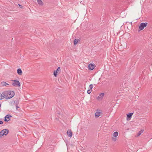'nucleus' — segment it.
<instances>
[{"mask_svg":"<svg viewBox=\"0 0 152 152\" xmlns=\"http://www.w3.org/2000/svg\"><path fill=\"white\" fill-rule=\"evenodd\" d=\"M112 140L114 141H116L117 140V138H116V137H112Z\"/></svg>","mask_w":152,"mask_h":152,"instance_id":"393cba45","label":"nucleus"},{"mask_svg":"<svg viewBox=\"0 0 152 152\" xmlns=\"http://www.w3.org/2000/svg\"><path fill=\"white\" fill-rule=\"evenodd\" d=\"M57 71L58 73H59L60 72H61V69L60 67H58V68L57 69V70H56Z\"/></svg>","mask_w":152,"mask_h":152,"instance_id":"6ab92c4d","label":"nucleus"},{"mask_svg":"<svg viewBox=\"0 0 152 152\" xmlns=\"http://www.w3.org/2000/svg\"><path fill=\"white\" fill-rule=\"evenodd\" d=\"M104 93H101L99 94V96L102 98L104 96Z\"/></svg>","mask_w":152,"mask_h":152,"instance_id":"412c9836","label":"nucleus"},{"mask_svg":"<svg viewBox=\"0 0 152 152\" xmlns=\"http://www.w3.org/2000/svg\"><path fill=\"white\" fill-rule=\"evenodd\" d=\"M17 72L18 74L19 75H22V71L19 68L18 69Z\"/></svg>","mask_w":152,"mask_h":152,"instance_id":"9d476101","label":"nucleus"},{"mask_svg":"<svg viewBox=\"0 0 152 152\" xmlns=\"http://www.w3.org/2000/svg\"><path fill=\"white\" fill-rule=\"evenodd\" d=\"M147 24L148 23H141L139 26V29L140 30H143L145 27H146Z\"/></svg>","mask_w":152,"mask_h":152,"instance_id":"7ed1b4c3","label":"nucleus"},{"mask_svg":"<svg viewBox=\"0 0 152 152\" xmlns=\"http://www.w3.org/2000/svg\"><path fill=\"white\" fill-rule=\"evenodd\" d=\"M1 107V104H0V107Z\"/></svg>","mask_w":152,"mask_h":152,"instance_id":"cd10ccee","label":"nucleus"},{"mask_svg":"<svg viewBox=\"0 0 152 152\" xmlns=\"http://www.w3.org/2000/svg\"><path fill=\"white\" fill-rule=\"evenodd\" d=\"M58 73L57 71H54L53 75L55 77H56L57 76V73Z\"/></svg>","mask_w":152,"mask_h":152,"instance_id":"f3484780","label":"nucleus"},{"mask_svg":"<svg viewBox=\"0 0 152 152\" xmlns=\"http://www.w3.org/2000/svg\"><path fill=\"white\" fill-rule=\"evenodd\" d=\"M3 123V122L1 121H0V124H2Z\"/></svg>","mask_w":152,"mask_h":152,"instance_id":"bb28decb","label":"nucleus"},{"mask_svg":"<svg viewBox=\"0 0 152 152\" xmlns=\"http://www.w3.org/2000/svg\"><path fill=\"white\" fill-rule=\"evenodd\" d=\"M133 113H130L128 114H127V120H130L132 118V116L133 115Z\"/></svg>","mask_w":152,"mask_h":152,"instance_id":"6e6552de","label":"nucleus"},{"mask_svg":"<svg viewBox=\"0 0 152 152\" xmlns=\"http://www.w3.org/2000/svg\"><path fill=\"white\" fill-rule=\"evenodd\" d=\"M78 39H75L74 42V45H77V43L78 42Z\"/></svg>","mask_w":152,"mask_h":152,"instance_id":"4468645a","label":"nucleus"},{"mask_svg":"<svg viewBox=\"0 0 152 152\" xmlns=\"http://www.w3.org/2000/svg\"><path fill=\"white\" fill-rule=\"evenodd\" d=\"M1 132V131L0 132V137H2L4 135V134H3Z\"/></svg>","mask_w":152,"mask_h":152,"instance_id":"5701e85b","label":"nucleus"},{"mask_svg":"<svg viewBox=\"0 0 152 152\" xmlns=\"http://www.w3.org/2000/svg\"><path fill=\"white\" fill-rule=\"evenodd\" d=\"M93 86H94L92 84H91L89 86V88L90 89H91V90H92L93 88Z\"/></svg>","mask_w":152,"mask_h":152,"instance_id":"aec40b11","label":"nucleus"},{"mask_svg":"<svg viewBox=\"0 0 152 152\" xmlns=\"http://www.w3.org/2000/svg\"><path fill=\"white\" fill-rule=\"evenodd\" d=\"M19 6H21V5H20V4H19Z\"/></svg>","mask_w":152,"mask_h":152,"instance_id":"c85d7f7f","label":"nucleus"},{"mask_svg":"<svg viewBox=\"0 0 152 152\" xmlns=\"http://www.w3.org/2000/svg\"><path fill=\"white\" fill-rule=\"evenodd\" d=\"M37 2L40 5H43V3L41 0H37Z\"/></svg>","mask_w":152,"mask_h":152,"instance_id":"9b49d317","label":"nucleus"},{"mask_svg":"<svg viewBox=\"0 0 152 152\" xmlns=\"http://www.w3.org/2000/svg\"><path fill=\"white\" fill-rule=\"evenodd\" d=\"M102 114V112H100L99 110H98L95 113V116L96 117L98 118L101 115V114Z\"/></svg>","mask_w":152,"mask_h":152,"instance_id":"0eeeda50","label":"nucleus"},{"mask_svg":"<svg viewBox=\"0 0 152 152\" xmlns=\"http://www.w3.org/2000/svg\"><path fill=\"white\" fill-rule=\"evenodd\" d=\"M97 99L98 100H100V99H102V98L100 96H98L97 97Z\"/></svg>","mask_w":152,"mask_h":152,"instance_id":"a878e982","label":"nucleus"},{"mask_svg":"<svg viewBox=\"0 0 152 152\" xmlns=\"http://www.w3.org/2000/svg\"><path fill=\"white\" fill-rule=\"evenodd\" d=\"M15 100H13L11 102H10V104L11 105H12L15 104Z\"/></svg>","mask_w":152,"mask_h":152,"instance_id":"a211bd4d","label":"nucleus"},{"mask_svg":"<svg viewBox=\"0 0 152 152\" xmlns=\"http://www.w3.org/2000/svg\"><path fill=\"white\" fill-rule=\"evenodd\" d=\"M118 132H115L113 133V136L114 137H116L118 136Z\"/></svg>","mask_w":152,"mask_h":152,"instance_id":"f8f14e48","label":"nucleus"},{"mask_svg":"<svg viewBox=\"0 0 152 152\" xmlns=\"http://www.w3.org/2000/svg\"><path fill=\"white\" fill-rule=\"evenodd\" d=\"M1 85L3 86L8 85V84L7 83L4 82H1Z\"/></svg>","mask_w":152,"mask_h":152,"instance_id":"ddd939ff","label":"nucleus"},{"mask_svg":"<svg viewBox=\"0 0 152 152\" xmlns=\"http://www.w3.org/2000/svg\"><path fill=\"white\" fill-rule=\"evenodd\" d=\"M18 103H17V102H16L15 103V104H16V107L17 109H18L19 108V106H18Z\"/></svg>","mask_w":152,"mask_h":152,"instance_id":"b1692460","label":"nucleus"},{"mask_svg":"<svg viewBox=\"0 0 152 152\" xmlns=\"http://www.w3.org/2000/svg\"><path fill=\"white\" fill-rule=\"evenodd\" d=\"M11 117V116L10 115H6L5 117L4 121L6 122L10 120V117Z\"/></svg>","mask_w":152,"mask_h":152,"instance_id":"39448f33","label":"nucleus"},{"mask_svg":"<svg viewBox=\"0 0 152 152\" xmlns=\"http://www.w3.org/2000/svg\"><path fill=\"white\" fill-rule=\"evenodd\" d=\"M2 94L4 96V98L7 99H10L14 96L15 93L12 91H8L3 92Z\"/></svg>","mask_w":152,"mask_h":152,"instance_id":"f257e3e1","label":"nucleus"},{"mask_svg":"<svg viewBox=\"0 0 152 152\" xmlns=\"http://www.w3.org/2000/svg\"><path fill=\"white\" fill-rule=\"evenodd\" d=\"M92 90H91V89H88V91H87V93L88 94H90L91 93V92L92 91Z\"/></svg>","mask_w":152,"mask_h":152,"instance_id":"4be33fe9","label":"nucleus"},{"mask_svg":"<svg viewBox=\"0 0 152 152\" xmlns=\"http://www.w3.org/2000/svg\"><path fill=\"white\" fill-rule=\"evenodd\" d=\"M4 98V96L3 95H2L0 93V100Z\"/></svg>","mask_w":152,"mask_h":152,"instance_id":"2eb2a0df","label":"nucleus"},{"mask_svg":"<svg viewBox=\"0 0 152 152\" xmlns=\"http://www.w3.org/2000/svg\"><path fill=\"white\" fill-rule=\"evenodd\" d=\"M12 81V85L13 86H16L18 87L20 86V83L18 80H13Z\"/></svg>","mask_w":152,"mask_h":152,"instance_id":"f03ea898","label":"nucleus"},{"mask_svg":"<svg viewBox=\"0 0 152 152\" xmlns=\"http://www.w3.org/2000/svg\"><path fill=\"white\" fill-rule=\"evenodd\" d=\"M143 132V130H141L137 134V136H140Z\"/></svg>","mask_w":152,"mask_h":152,"instance_id":"dca6fc26","label":"nucleus"},{"mask_svg":"<svg viewBox=\"0 0 152 152\" xmlns=\"http://www.w3.org/2000/svg\"><path fill=\"white\" fill-rule=\"evenodd\" d=\"M96 67L95 64H90L88 66V69L90 70H92L94 69Z\"/></svg>","mask_w":152,"mask_h":152,"instance_id":"20e7f679","label":"nucleus"},{"mask_svg":"<svg viewBox=\"0 0 152 152\" xmlns=\"http://www.w3.org/2000/svg\"><path fill=\"white\" fill-rule=\"evenodd\" d=\"M67 134L68 136L71 137L72 136V133L71 130H68L67 131Z\"/></svg>","mask_w":152,"mask_h":152,"instance_id":"1a4fd4ad","label":"nucleus"},{"mask_svg":"<svg viewBox=\"0 0 152 152\" xmlns=\"http://www.w3.org/2000/svg\"><path fill=\"white\" fill-rule=\"evenodd\" d=\"M9 131L7 129H4L1 130L3 134H4V135H6L9 133Z\"/></svg>","mask_w":152,"mask_h":152,"instance_id":"423d86ee","label":"nucleus"}]
</instances>
